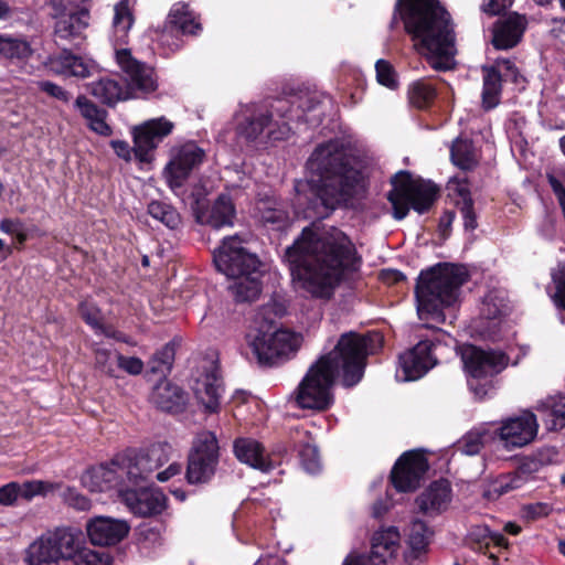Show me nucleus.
<instances>
[{
	"label": "nucleus",
	"instance_id": "59",
	"mask_svg": "<svg viewBox=\"0 0 565 565\" xmlns=\"http://www.w3.org/2000/svg\"><path fill=\"white\" fill-rule=\"evenodd\" d=\"M448 189L459 196L457 205H462L466 201L472 202L466 179L452 178L448 182Z\"/></svg>",
	"mask_w": 565,
	"mask_h": 565
},
{
	"label": "nucleus",
	"instance_id": "63",
	"mask_svg": "<svg viewBox=\"0 0 565 565\" xmlns=\"http://www.w3.org/2000/svg\"><path fill=\"white\" fill-rule=\"evenodd\" d=\"M458 206L463 218L465 228L473 231L477 227V218L476 213L473 211V203L466 201L462 205Z\"/></svg>",
	"mask_w": 565,
	"mask_h": 565
},
{
	"label": "nucleus",
	"instance_id": "8",
	"mask_svg": "<svg viewBox=\"0 0 565 565\" xmlns=\"http://www.w3.org/2000/svg\"><path fill=\"white\" fill-rule=\"evenodd\" d=\"M246 342L260 364H273L295 353L301 339L289 330L275 329L269 321L256 318L246 333Z\"/></svg>",
	"mask_w": 565,
	"mask_h": 565
},
{
	"label": "nucleus",
	"instance_id": "26",
	"mask_svg": "<svg viewBox=\"0 0 565 565\" xmlns=\"http://www.w3.org/2000/svg\"><path fill=\"white\" fill-rule=\"evenodd\" d=\"M234 454L241 462L263 472H268L274 468V463L264 447L255 439L237 438L234 441Z\"/></svg>",
	"mask_w": 565,
	"mask_h": 565
},
{
	"label": "nucleus",
	"instance_id": "62",
	"mask_svg": "<svg viewBox=\"0 0 565 565\" xmlns=\"http://www.w3.org/2000/svg\"><path fill=\"white\" fill-rule=\"evenodd\" d=\"M513 0H484L481 10L490 15H497L512 6Z\"/></svg>",
	"mask_w": 565,
	"mask_h": 565
},
{
	"label": "nucleus",
	"instance_id": "48",
	"mask_svg": "<svg viewBox=\"0 0 565 565\" xmlns=\"http://www.w3.org/2000/svg\"><path fill=\"white\" fill-rule=\"evenodd\" d=\"M70 559H72L74 565H111L110 558L105 552L81 548L79 546Z\"/></svg>",
	"mask_w": 565,
	"mask_h": 565
},
{
	"label": "nucleus",
	"instance_id": "24",
	"mask_svg": "<svg viewBox=\"0 0 565 565\" xmlns=\"http://www.w3.org/2000/svg\"><path fill=\"white\" fill-rule=\"evenodd\" d=\"M525 29L524 17L518 13L503 17L494 24L492 44L499 50L512 49L521 41Z\"/></svg>",
	"mask_w": 565,
	"mask_h": 565
},
{
	"label": "nucleus",
	"instance_id": "19",
	"mask_svg": "<svg viewBox=\"0 0 565 565\" xmlns=\"http://www.w3.org/2000/svg\"><path fill=\"white\" fill-rule=\"evenodd\" d=\"M204 152L193 142H188L171 151L164 169L166 180L171 189L182 186L191 171L203 161Z\"/></svg>",
	"mask_w": 565,
	"mask_h": 565
},
{
	"label": "nucleus",
	"instance_id": "46",
	"mask_svg": "<svg viewBox=\"0 0 565 565\" xmlns=\"http://www.w3.org/2000/svg\"><path fill=\"white\" fill-rule=\"evenodd\" d=\"M525 483L522 472H512L497 478L490 487V492L502 495L521 488Z\"/></svg>",
	"mask_w": 565,
	"mask_h": 565
},
{
	"label": "nucleus",
	"instance_id": "13",
	"mask_svg": "<svg viewBox=\"0 0 565 565\" xmlns=\"http://www.w3.org/2000/svg\"><path fill=\"white\" fill-rule=\"evenodd\" d=\"M213 260L216 269L228 278L253 274L260 268L257 256L243 246L238 236L224 238L214 252Z\"/></svg>",
	"mask_w": 565,
	"mask_h": 565
},
{
	"label": "nucleus",
	"instance_id": "51",
	"mask_svg": "<svg viewBox=\"0 0 565 565\" xmlns=\"http://www.w3.org/2000/svg\"><path fill=\"white\" fill-rule=\"evenodd\" d=\"M173 449L168 443H158L152 445L146 455L148 465L152 466V471L164 465L172 456Z\"/></svg>",
	"mask_w": 565,
	"mask_h": 565
},
{
	"label": "nucleus",
	"instance_id": "32",
	"mask_svg": "<svg viewBox=\"0 0 565 565\" xmlns=\"http://www.w3.org/2000/svg\"><path fill=\"white\" fill-rule=\"evenodd\" d=\"M51 67L55 73L65 76L87 77L92 74L95 65L92 61L63 51L51 61Z\"/></svg>",
	"mask_w": 565,
	"mask_h": 565
},
{
	"label": "nucleus",
	"instance_id": "15",
	"mask_svg": "<svg viewBox=\"0 0 565 565\" xmlns=\"http://www.w3.org/2000/svg\"><path fill=\"white\" fill-rule=\"evenodd\" d=\"M497 443H500L505 450H514L531 444L539 430L536 416L524 411L520 415L509 417L501 422L495 429Z\"/></svg>",
	"mask_w": 565,
	"mask_h": 565
},
{
	"label": "nucleus",
	"instance_id": "2",
	"mask_svg": "<svg viewBox=\"0 0 565 565\" xmlns=\"http://www.w3.org/2000/svg\"><path fill=\"white\" fill-rule=\"evenodd\" d=\"M307 168L311 177L303 189H298L296 211L303 218H326L365 190L363 170L338 140L317 147Z\"/></svg>",
	"mask_w": 565,
	"mask_h": 565
},
{
	"label": "nucleus",
	"instance_id": "41",
	"mask_svg": "<svg viewBox=\"0 0 565 565\" xmlns=\"http://www.w3.org/2000/svg\"><path fill=\"white\" fill-rule=\"evenodd\" d=\"M257 211L260 220L276 230H281L288 224L287 212L275 200H260L257 203Z\"/></svg>",
	"mask_w": 565,
	"mask_h": 565
},
{
	"label": "nucleus",
	"instance_id": "53",
	"mask_svg": "<svg viewBox=\"0 0 565 565\" xmlns=\"http://www.w3.org/2000/svg\"><path fill=\"white\" fill-rule=\"evenodd\" d=\"M20 489L21 498L31 501L34 497L45 495L54 489V486L42 480H31L20 483Z\"/></svg>",
	"mask_w": 565,
	"mask_h": 565
},
{
	"label": "nucleus",
	"instance_id": "55",
	"mask_svg": "<svg viewBox=\"0 0 565 565\" xmlns=\"http://www.w3.org/2000/svg\"><path fill=\"white\" fill-rule=\"evenodd\" d=\"M552 279L555 285L554 301L565 309V263H561L552 271Z\"/></svg>",
	"mask_w": 565,
	"mask_h": 565
},
{
	"label": "nucleus",
	"instance_id": "12",
	"mask_svg": "<svg viewBox=\"0 0 565 565\" xmlns=\"http://www.w3.org/2000/svg\"><path fill=\"white\" fill-rule=\"evenodd\" d=\"M218 465V444L211 431L199 433L192 445L186 468V480L191 484L209 482Z\"/></svg>",
	"mask_w": 565,
	"mask_h": 565
},
{
	"label": "nucleus",
	"instance_id": "17",
	"mask_svg": "<svg viewBox=\"0 0 565 565\" xmlns=\"http://www.w3.org/2000/svg\"><path fill=\"white\" fill-rule=\"evenodd\" d=\"M399 547V532L390 526L374 533L370 555L350 554L343 565H386Z\"/></svg>",
	"mask_w": 565,
	"mask_h": 565
},
{
	"label": "nucleus",
	"instance_id": "16",
	"mask_svg": "<svg viewBox=\"0 0 565 565\" xmlns=\"http://www.w3.org/2000/svg\"><path fill=\"white\" fill-rule=\"evenodd\" d=\"M509 307L504 291H489L481 303L480 316L473 322L472 330L480 337L497 340L503 327V317Z\"/></svg>",
	"mask_w": 565,
	"mask_h": 565
},
{
	"label": "nucleus",
	"instance_id": "5",
	"mask_svg": "<svg viewBox=\"0 0 565 565\" xmlns=\"http://www.w3.org/2000/svg\"><path fill=\"white\" fill-rule=\"evenodd\" d=\"M397 10L414 49L436 71L455 66L456 36L450 14L438 0H398Z\"/></svg>",
	"mask_w": 565,
	"mask_h": 565
},
{
	"label": "nucleus",
	"instance_id": "58",
	"mask_svg": "<svg viewBox=\"0 0 565 565\" xmlns=\"http://www.w3.org/2000/svg\"><path fill=\"white\" fill-rule=\"evenodd\" d=\"M19 482H9L0 487V504L4 507L13 505L21 498Z\"/></svg>",
	"mask_w": 565,
	"mask_h": 565
},
{
	"label": "nucleus",
	"instance_id": "21",
	"mask_svg": "<svg viewBox=\"0 0 565 565\" xmlns=\"http://www.w3.org/2000/svg\"><path fill=\"white\" fill-rule=\"evenodd\" d=\"M434 343L420 341L412 350L399 356L401 371L397 377L402 381H415L424 376L437 363L433 354Z\"/></svg>",
	"mask_w": 565,
	"mask_h": 565
},
{
	"label": "nucleus",
	"instance_id": "39",
	"mask_svg": "<svg viewBox=\"0 0 565 565\" xmlns=\"http://www.w3.org/2000/svg\"><path fill=\"white\" fill-rule=\"evenodd\" d=\"M33 54L30 42L20 36L1 35L0 55L8 60L25 61Z\"/></svg>",
	"mask_w": 565,
	"mask_h": 565
},
{
	"label": "nucleus",
	"instance_id": "49",
	"mask_svg": "<svg viewBox=\"0 0 565 565\" xmlns=\"http://www.w3.org/2000/svg\"><path fill=\"white\" fill-rule=\"evenodd\" d=\"M0 231L14 237L11 244L14 245V248H19L28 239L26 228L20 218H2L0 221Z\"/></svg>",
	"mask_w": 565,
	"mask_h": 565
},
{
	"label": "nucleus",
	"instance_id": "33",
	"mask_svg": "<svg viewBox=\"0 0 565 565\" xmlns=\"http://www.w3.org/2000/svg\"><path fill=\"white\" fill-rule=\"evenodd\" d=\"M542 420L548 430H559L565 427V396H550L536 405Z\"/></svg>",
	"mask_w": 565,
	"mask_h": 565
},
{
	"label": "nucleus",
	"instance_id": "36",
	"mask_svg": "<svg viewBox=\"0 0 565 565\" xmlns=\"http://www.w3.org/2000/svg\"><path fill=\"white\" fill-rule=\"evenodd\" d=\"M168 22L183 34L195 35L201 31L198 15L184 2H177L172 6L168 15Z\"/></svg>",
	"mask_w": 565,
	"mask_h": 565
},
{
	"label": "nucleus",
	"instance_id": "18",
	"mask_svg": "<svg viewBox=\"0 0 565 565\" xmlns=\"http://www.w3.org/2000/svg\"><path fill=\"white\" fill-rule=\"evenodd\" d=\"M174 128L173 122L164 117L145 121L134 129V152L141 162L152 159L153 150L169 136Z\"/></svg>",
	"mask_w": 565,
	"mask_h": 565
},
{
	"label": "nucleus",
	"instance_id": "37",
	"mask_svg": "<svg viewBox=\"0 0 565 565\" xmlns=\"http://www.w3.org/2000/svg\"><path fill=\"white\" fill-rule=\"evenodd\" d=\"M260 270L256 273L237 276L235 282L230 289L237 301H253L260 294L262 286L259 281Z\"/></svg>",
	"mask_w": 565,
	"mask_h": 565
},
{
	"label": "nucleus",
	"instance_id": "4",
	"mask_svg": "<svg viewBox=\"0 0 565 565\" xmlns=\"http://www.w3.org/2000/svg\"><path fill=\"white\" fill-rule=\"evenodd\" d=\"M134 6L135 0H120L115 4L109 31L115 61L125 75L126 84L121 85L119 81L111 77H103L89 84L92 95L107 105L143 97L158 87L153 70L134 57L131 51L125 47L135 22Z\"/></svg>",
	"mask_w": 565,
	"mask_h": 565
},
{
	"label": "nucleus",
	"instance_id": "14",
	"mask_svg": "<svg viewBox=\"0 0 565 565\" xmlns=\"http://www.w3.org/2000/svg\"><path fill=\"white\" fill-rule=\"evenodd\" d=\"M89 0H51L54 31L60 39L76 40L89 24Z\"/></svg>",
	"mask_w": 565,
	"mask_h": 565
},
{
	"label": "nucleus",
	"instance_id": "20",
	"mask_svg": "<svg viewBox=\"0 0 565 565\" xmlns=\"http://www.w3.org/2000/svg\"><path fill=\"white\" fill-rule=\"evenodd\" d=\"M428 469L424 455L416 451L405 452L395 463L391 479L399 492H411L418 488Z\"/></svg>",
	"mask_w": 565,
	"mask_h": 565
},
{
	"label": "nucleus",
	"instance_id": "23",
	"mask_svg": "<svg viewBox=\"0 0 565 565\" xmlns=\"http://www.w3.org/2000/svg\"><path fill=\"white\" fill-rule=\"evenodd\" d=\"M192 390L206 412L214 413L218 409L222 386L216 367L212 363L194 379Z\"/></svg>",
	"mask_w": 565,
	"mask_h": 565
},
{
	"label": "nucleus",
	"instance_id": "35",
	"mask_svg": "<svg viewBox=\"0 0 565 565\" xmlns=\"http://www.w3.org/2000/svg\"><path fill=\"white\" fill-rule=\"evenodd\" d=\"M494 443H497V431L487 425H481L468 431L459 440L458 449L465 455L473 456L483 447Z\"/></svg>",
	"mask_w": 565,
	"mask_h": 565
},
{
	"label": "nucleus",
	"instance_id": "34",
	"mask_svg": "<svg viewBox=\"0 0 565 565\" xmlns=\"http://www.w3.org/2000/svg\"><path fill=\"white\" fill-rule=\"evenodd\" d=\"M75 107L79 110L88 127L100 136L111 135V128L106 122V111L85 96H78L75 100Z\"/></svg>",
	"mask_w": 565,
	"mask_h": 565
},
{
	"label": "nucleus",
	"instance_id": "22",
	"mask_svg": "<svg viewBox=\"0 0 565 565\" xmlns=\"http://www.w3.org/2000/svg\"><path fill=\"white\" fill-rule=\"evenodd\" d=\"M119 493L128 509L136 515L149 516L161 513L167 505V498L156 488L140 486L138 489H120Z\"/></svg>",
	"mask_w": 565,
	"mask_h": 565
},
{
	"label": "nucleus",
	"instance_id": "43",
	"mask_svg": "<svg viewBox=\"0 0 565 565\" xmlns=\"http://www.w3.org/2000/svg\"><path fill=\"white\" fill-rule=\"evenodd\" d=\"M436 97V89L425 79L412 83L408 87L409 103L419 109L428 107Z\"/></svg>",
	"mask_w": 565,
	"mask_h": 565
},
{
	"label": "nucleus",
	"instance_id": "54",
	"mask_svg": "<svg viewBox=\"0 0 565 565\" xmlns=\"http://www.w3.org/2000/svg\"><path fill=\"white\" fill-rule=\"evenodd\" d=\"M299 456L301 465L307 472L315 475L320 471V457L316 446L310 444L303 445L299 451Z\"/></svg>",
	"mask_w": 565,
	"mask_h": 565
},
{
	"label": "nucleus",
	"instance_id": "61",
	"mask_svg": "<svg viewBox=\"0 0 565 565\" xmlns=\"http://www.w3.org/2000/svg\"><path fill=\"white\" fill-rule=\"evenodd\" d=\"M64 499L68 505L77 510H87L90 507L89 500L74 489H67Z\"/></svg>",
	"mask_w": 565,
	"mask_h": 565
},
{
	"label": "nucleus",
	"instance_id": "40",
	"mask_svg": "<svg viewBox=\"0 0 565 565\" xmlns=\"http://www.w3.org/2000/svg\"><path fill=\"white\" fill-rule=\"evenodd\" d=\"M451 161L462 170L473 169L479 161V156L471 141L456 139L450 149Z\"/></svg>",
	"mask_w": 565,
	"mask_h": 565
},
{
	"label": "nucleus",
	"instance_id": "31",
	"mask_svg": "<svg viewBox=\"0 0 565 565\" xmlns=\"http://www.w3.org/2000/svg\"><path fill=\"white\" fill-rule=\"evenodd\" d=\"M150 401L164 412H178L185 403L183 391L167 379L160 380L153 386Z\"/></svg>",
	"mask_w": 565,
	"mask_h": 565
},
{
	"label": "nucleus",
	"instance_id": "42",
	"mask_svg": "<svg viewBox=\"0 0 565 565\" xmlns=\"http://www.w3.org/2000/svg\"><path fill=\"white\" fill-rule=\"evenodd\" d=\"M501 79L500 73L493 68H486L483 76L482 106L489 110L500 103Z\"/></svg>",
	"mask_w": 565,
	"mask_h": 565
},
{
	"label": "nucleus",
	"instance_id": "7",
	"mask_svg": "<svg viewBox=\"0 0 565 565\" xmlns=\"http://www.w3.org/2000/svg\"><path fill=\"white\" fill-rule=\"evenodd\" d=\"M468 275L463 267L438 265L422 273L416 286L417 313L420 320L445 321L444 307L454 305Z\"/></svg>",
	"mask_w": 565,
	"mask_h": 565
},
{
	"label": "nucleus",
	"instance_id": "30",
	"mask_svg": "<svg viewBox=\"0 0 565 565\" xmlns=\"http://www.w3.org/2000/svg\"><path fill=\"white\" fill-rule=\"evenodd\" d=\"M83 486L90 492H106L114 488H119V471L114 467V462L109 466H98L87 470L82 476Z\"/></svg>",
	"mask_w": 565,
	"mask_h": 565
},
{
	"label": "nucleus",
	"instance_id": "56",
	"mask_svg": "<svg viewBox=\"0 0 565 565\" xmlns=\"http://www.w3.org/2000/svg\"><path fill=\"white\" fill-rule=\"evenodd\" d=\"M492 68L500 73L501 81L504 78L505 81H511L515 84L524 82V77L520 74L515 64L510 60H498L495 66Z\"/></svg>",
	"mask_w": 565,
	"mask_h": 565
},
{
	"label": "nucleus",
	"instance_id": "11",
	"mask_svg": "<svg viewBox=\"0 0 565 565\" xmlns=\"http://www.w3.org/2000/svg\"><path fill=\"white\" fill-rule=\"evenodd\" d=\"M78 547V533L70 529H57L33 541L24 554L26 565H58L68 561Z\"/></svg>",
	"mask_w": 565,
	"mask_h": 565
},
{
	"label": "nucleus",
	"instance_id": "60",
	"mask_svg": "<svg viewBox=\"0 0 565 565\" xmlns=\"http://www.w3.org/2000/svg\"><path fill=\"white\" fill-rule=\"evenodd\" d=\"M38 86L42 92L57 100L68 103L71 99V94L67 90L50 81H41Z\"/></svg>",
	"mask_w": 565,
	"mask_h": 565
},
{
	"label": "nucleus",
	"instance_id": "10",
	"mask_svg": "<svg viewBox=\"0 0 565 565\" xmlns=\"http://www.w3.org/2000/svg\"><path fill=\"white\" fill-rule=\"evenodd\" d=\"M461 359L468 374V385L475 395L482 398L489 390V379L503 371L509 362L501 351H486L467 345L461 351Z\"/></svg>",
	"mask_w": 565,
	"mask_h": 565
},
{
	"label": "nucleus",
	"instance_id": "3",
	"mask_svg": "<svg viewBox=\"0 0 565 565\" xmlns=\"http://www.w3.org/2000/svg\"><path fill=\"white\" fill-rule=\"evenodd\" d=\"M373 338L380 340L377 335L343 334L334 350L311 365L299 383L297 405L318 412L328 409L334 401L332 386L337 375L342 377L344 386L358 384L364 374L365 359L372 351L370 343Z\"/></svg>",
	"mask_w": 565,
	"mask_h": 565
},
{
	"label": "nucleus",
	"instance_id": "1",
	"mask_svg": "<svg viewBox=\"0 0 565 565\" xmlns=\"http://www.w3.org/2000/svg\"><path fill=\"white\" fill-rule=\"evenodd\" d=\"M294 281L312 298L329 300L338 286L361 265L350 237L337 227L303 228L286 249Z\"/></svg>",
	"mask_w": 565,
	"mask_h": 565
},
{
	"label": "nucleus",
	"instance_id": "38",
	"mask_svg": "<svg viewBox=\"0 0 565 565\" xmlns=\"http://www.w3.org/2000/svg\"><path fill=\"white\" fill-rule=\"evenodd\" d=\"M79 312L84 321L93 328L96 334H104L107 338L125 341L119 332L103 323L100 310L94 303L83 301L79 305Z\"/></svg>",
	"mask_w": 565,
	"mask_h": 565
},
{
	"label": "nucleus",
	"instance_id": "50",
	"mask_svg": "<svg viewBox=\"0 0 565 565\" xmlns=\"http://www.w3.org/2000/svg\"><path fill=\"white\" fill-rule=\"evenodd\" d=\"M119 352L117 351H110L107 349H98L95 352V365L96 367L109 375V376H117V356Z\"/></svg>",
	"mask_w": 565,
	"mask_h": 565
},
{
	"label": "nucleus",
	"instance_id": "6",
	"mask_svg": "<svg viewBox=\"0 0 565 565\" xmlns=\"http://www.w3.org/2000/svg\"><path fill=\"white\" fill-rule=\"evenodd\" d=\"M236 134L246 142L266 143L288 138L290 122L308 121L300 106L288 99L241 106L235 116Z\"/></svg>",
	"mask_w": 565,
	"mask_h": 565
},
{
	"label": "nucleus",
	"instance_id": "28",
	"mask_svg": "<svg viewBox=\"0 0 565 565\" xmlns=\"http://www.w3.org/2000/svg\"><path fill=\"white\" fill-rule=\"evenodd\" d=\"M451 501V488L447 480L433 482L416 500L418 508L426 514L439 513Z\"/></svg>",
	"mask_w": 565,
	"mask_h": 565
},
{
	"label": "nucleus",
	"instance_id": "29",
	"mask_svg": "<svg viewBox=\"0 0 565 565\" xmlns=\"http://www.w3.org/2000/svg\"><path fill=\"white\" fill-rule=\"evenodd\" d=\"M234 216L235 207L227 194H221L210 210L196 212V221L213 228L232 225Z\"/></svg>",
	"mask_w": 565,
	"mask_h": 565
},
{
	"label": "nucleus",
	"instance_id": "9",
	"mask_svg": "<svg viewBox=\"0 0 565 565\" xmlns=\"http://www.w3.org/2000/svg\"><path fill=\"white\" fill-rule=\"evenodd\" d=\"M392 184L393 189L388 192L387 199L396 220H403L411 207L424 213L433 205L438 193L437 186L430 181L413 178L404 171L393 177Z\"/></svg>",
	"mask_w": 565,
	"mask_h": 565
},
{
	"label": "nucleus",
	"instance_id": "45",
	"mask_svg": "<svg viewBox=\"0 0 565 565\" xmlns=\"http://www.w3.org/2000/svg\"><path fill=\"white\" fill-rule=\"evenodd\" d=\"M430 532L422 521H414L408 534V545L416 554L424 552L429 543Z\"/></svg>",
	"mask_w": 565,
	"mask_h": 565
},
{
	"label": "nucleus",
	"instance_id": "27",
	"mask_svg": "<svg viewBox=\"0 0 565 565\" xmlns=\"http://www.w3.org/2000/svg\"><path fill=\"white\" fill-rule=\"evenodd\" d=\"M113 462L115 469L119 471L121 488L126 482L139 486L140 482L145 481L148 475L152 472V466L148 465V459L142 457V455L117 457Z\"/></svg>",
	"mask_w": 565,
	"mask_h": 565
},
{
	"label": "nucleus",
	"instance_id": "64",
	"mask_svg": "<svg viewBox=\"0 0 565 565\" xmlns=\"http://www.w3.org/2000/svg\"><path fill=\"white\" fill-rule=\"evenodd\" d=\"M525 512L529 518L537 519L548 515L551 512V508L548 504L540 502L525 507Z\"/></svg>",
	"mask_w": 565,
	"mask_h": 565
},
{
	"label": "nucleus",
	"instance_id": "25",
	"mask_svg": "<svg viewBox=\"0 0 565 565\" xmlns=\"http://www.w3.org/2000/svg\"><path fill=\"white\" fill-rule=\"evenodd\" d=\"M129 531L126 522L98 516L87 524V534L95 545H114L120 542Z\"/></svg>",
	"mask_w": 565,
	"mask_h": 565
},
{
	"label": "nucleus",
	"instance_id": "57",
	"mask_svg": "<svg viewBox=\"0 0 565 565\" xmlns=\"http://www.w3.org/2000/svg\"><path fill=\"white\" fill-rule=\"evenodd\" d=\"M120 369L130 375H139L143 370V362L136 356H126L118 354L117 370Z\"/></svg>",
	"mask_w": 565,
	"mask_h": 565
},
{
	"label": "nucleus",
	"instance_id": "44",
	"mask_svg": "<svg viewBox=\"0 0 565 565\" xmlns=\"http://www.w3.org/2000/svg\"><path fill=\"white\" fill-rule=\"evenodd\" d=\"M148 213L171 230L177 228L181 223V217L177 210L164 202L152 201L148 205Z\"/></svg>",
	"mask_w": 565,
	"mask_h": 565
},
{
	"label": "nucleus",
	"instance_id": "47",
	"mask_svg": "<svg viewBox=\"0 0 565 565\" xmlns=\"http://www.w3.org/2000/svg\"><path fill=\"white\" fill-rule=\"evenodd\" d=\"M469 536L471 541H475L481 545L484 544L486 546H488L490 543H493L500 547H508L509 544L503 534L499 532H491L488 526L484 525L473 526L469 532Z\"/></svg>",
	"mask_w": 565,
	"mask_h": 565
},
{
	"label": "nucleus",
	"instance_id": "52",
	"mask_svg": "<svg viewBox=\"0 0 565 565\" xmlns=\"http://www.w3.org/2000/svg\"><path fill=\"white\" fill-rule=\"evenodd\" d=\"M375 71L376 79L381 85L390 89L397 87V74L390 62L385 60H379L375 64Z\"/></svg>",
	"mask_w": 565,
	"mask_h": 565
}]
</instances>
